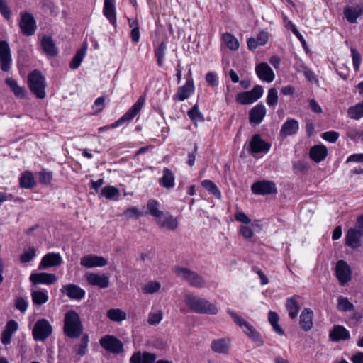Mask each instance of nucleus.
I'll list each match as a JSON object with an SVG mask.
<instances>
[{
    "label": "nucleus",
    "mask_w": 363,
    "mask_h": 363,
    "mask_svg": "<svg viewBox=\"0 0 363 363\" xmlns=\"http://www.w3.org/2000/svg\"><path fill=\"white\" fill-rule=\"evenodd\" d=\"M184 301L190 310L196 313L216 315L218 311L216 305L191 294L184 295Z\"/></svg>",
    "instance_id": "obj_1"
},
{
    "label": "nucleus",
    "mask_w": 363,
    "mask_h": 363,
    "mask_svg": "<svg viewBox=\"0 0 363 363\" xmlns=\"http://www.w3.org/2000/svg\"><path fill=\"white\" fill-rule=\"evenodd\" d=\"M63 329L65 334L70 338H78L82 334L83 325L75 311L70 310L65 313Z\"/></svg>",
    "instance_id": "obj_2"
},
{
    "label": "nucleus",
    "mask_w": 363,
    "mask_h": 363,
    "mask_svg": "<svg viewBox=\"0 0 363 363\" xmlns=\"http://www.w3.org/2000/svg\"><path fill=\"white\" fill-rule=\"evenodd\" d=\"M28 86L37 98L42 99L45 97V78L40 71L35 69L28 74Z\"/></svg>",
    "instance_id": "obj_3"
},
{
    "label": "nucleus",
    "mask_w": 363,
    "mask_h": 363,
    "mask_svg": "<svg viewBox=\"0 0 363 363\" xmlns=\"http://www.w3.org/2000/svg\"><path fill=\"white\" fill-rule=\"evenodd\" d=\"M174 272L177 277L182 280L186 281L193 287L202 288L205 285L203 278L196 272L184 267L176 266Z\"/></svg>",
    "instance_id": "obj_4"
},
{
    "label": "nucleus",
    "mask_w": 363,
    "mask_h": 363,
    "mask_svg": "<svg viewBox=\"0 0 363 363\" xmlns=\"http://www.w3.org/2000/svg\"><path fill=\"white\" fill-rule=\"evenodd\" d=\"M145 101V96H140L137 101L131 106V108L118 121L112 123L110 127L115 128L123 124L124 123L129 122L134 117L140 113Z\"/></svg>",
    "instance_id": "obj_5"
},
{
    "label": "nucleus",
    "mask_w": 363,
    "mask_h": 363,
    "mask_svg": "<svg viewBox=\"0 0 363 363\" xmlns=\"http://www.w3.org/2000/svg\"><path fill=\"white\" fill-rule=\"evenodd\" d=\"M52 332V328L49 321L42 318L35 323L33 336L35 341H44L51 335Z\"/></svg>",
    "instance_id": "obj_6"
},
{
    "label": "nucleus",
    "mask_w": 363,
    "mask_h": 363,
    "mask_svg": "<svg viewBox=\"0 0 363 363\" xmlns=\"http://www.w3.org/2000/svg\"><path fill=\"white\" fill-rule=\"evenodd\" d=\"M18 25L22 34L25 36L34 35L37 28L36 21L33 16L28 12L21 13Z\"/></svg>",
    "instance_id": "obj_7"
},
{
    "label": "nucleus",
    "mask_w": 363,
    "mask_h": 363,
    "mask_svg": "<svg viewBox=\"0 0 363 363\" xmlns=\"http://www.w3.org/2000/svg\"><path fill=\"white\" fill-rule=\"evenodd\" d=\"M99 343L104 350L112 353L119 354L123 351L122 342L113 335H106L102 337Z\"/></svg>",
    "instance_id": "obj_8"
},
{
    "label": "nucleus",
    "mask_w": 363,
    "mask_h": 363,
    "mask_svg": "<svg viewBox=\"0 0 363 363\" xmlns=\"http://www.w3.org/2000/svg\"><path fill=\"white\" fill-rule=\"evenodd\" d=\"M11 54L9 43L6 40L0 41V67L2 71L9 72L11 66Z\"/></svg>",
    "instance_id": "obj_9"
},
{
    "label": "nucleus",
    "mask_w": 363,
    "mask_h": 363,
    "mask_svg": "<svg viewBox=\"0 0 363 363\" xmlns=\"http://www.w3.org/2000/svg\"><path fill=\"white\" fill-rule=\"evenodd\" d=\"M251 190L254 194L260 195L276 194L277 191L274 182L266 180L255 182Z\"/></svg>",
    "instance_id": "obj_10"
},
{
    "label": "nucleus",
    "mask_w": 363,
    "mask_h": 363,
    "mask_svg": "<svg viewBox=\"0 0 363 363\" xmlns=\"http://www.w3.org/2000/svg\"><path fill=\"white\" fill-rule=\"evenodd\" d=\"M336 277L342 285H345L351 279V269L344 260H339L335 267Z\"/></svg>",
    "instance_id": "obj_11"
},
{
    "label": "nucleus",
    "mask_w": 363,
    "mask_h": 363,
    "mask_svg": "<svg viewBox=\"0 0 363 363\" xmlns=\"http://www.w3.org/2000/svg\"><path fill=\"white\" fill-rule=\"evenodd\" d=\"M60 291L70 299L77 301L83 299L86 294V292L83 289L74 284H69L62 286Z\"/></svg>",
    "instance_id": "obj_12"
},
{
    "label": "nucleus",
    "mask_w": 363,
    "mask_h": 363,
    "mask_svg": "<svg viewBox=\"0 0 363 363\" xmlns=\"http://www.w3.org/2000/svg\"><path fill=\"white\" fill-rule=\"evenodd\" d=\"M108 264V261L103 257L94 255L84 256L80 259V264L86 268L104 267Z\"/></svg>",
    "instance_id": "obj_13"
},
{
    "label": "nucleus",
    "mask_w": 363,
    "mask_h": 363,
    "mask_svg": "<svg viewBox=\"0 0 363 363\" xmlns=\"http://www.w3.org/2000/svg\"><path fill=\"white\" fill-rule=\"evenodd\" d=\"M271 143L264 140L259 134L251 138V153H267L271 147Z\"/></svg>",
    "instance_id": "obj_14"
},
{
    "label": "nucleus",
    "mask_w": 363,
    "mask_h": 363,
    "mask_svg": "<svg viewBox=\"0 0 363 363\" xmlns=\"http://www.w3.org/2000/svg\"><path fill=\"white\" fill-rule=\"evenodd\" d=\"M255 72L259 79L263 82L269 83L274 79V73L269 65L266 62H261L257 65Z\"/></svg>",
    "instance_id": "obj_15"
},
{
    "label": "nucleus",
    "mask_w": 363,
    "mask_h": 363,
    "mask_svg": "<svg viewBox=\"0 0 363 363\" xmlns=\"http://www.w3.org/2000/svg\"><path fill=\"white\" fill-rule=\"evenodd\" d=\"M86 278L91 286H96L100 289H106L109 286V277L104 274H99L89 272L86 274Z\"/></svg>",
    "instance_id": "obj_16"
},
{
    "label": "nucleus",
    "mask_w": 363,
    "mask_h": 363,
    "mask_svg": "<svg viewBox=\"0 0 363 363\" xmlns=\"http://www.w3.org/2000/svg\"><path fill=\"white\" fill-rule=\"evenodd\" d=\"M30 281L35 285L52 284L56 282L57 277L54 274L46 272L33 273L30 276Z\"/></svg>",
    "instance_id": "obj_17"
},
{
    "label": "nucleus",
    "mask_w": 363,
    "mask_h": 363,
    "mask_svg": "<svg viewBox=\"0 0 363 363\" xmlns=\"http://www.w3.org/2000/svg\"><path fill=\"white\" fill-rule=\"evenodd\" d=\"M330 340L333 342H340L348 340L350 338V334L344 326L335 325L333 327L329 334Z\"/></svg>",
    "instance_id": "obj_18"
},
{
    "label": "nucleus",
    "mask_w": 363,
    "mask_h": 363,
    "mask_svg": "<svg viewBox=\"0 0 363 363\" xmlns=\"http://www.w3.org/2000/svg\"><path fill=\"white\" fill-rule=\"evenodd\" d=\"M62 262V257L59 253L49 252L42 258L39 268L46 269L51 267L59 266Z\"/></svg>",
    "instance_id": "obj_19"
},
{
    "label": "nucleus",
    "mask_w": 363,
    "mask_h": 363,
    "mask_svg": "<svg viewBox=\"0 0 363 363\" xmlns=\"http://www.w3.org/2000/svg\"><path fill=\"white\" fill-rule=\"evenodd\" d=\"M363 15V4L354 6H347L344 9V16L350 23L357 22V19Z\"/></svg>",
    "instance_id": "obj_20"
},
{
    "label": "nucleus",
    "mask_w": 363,
    "mask_h": 363,
    "mask_svg": "<svg viewBox=\"0 0 363 363\" xmlns=\"http://www.w3.org/2000/svg\"><path fill=\"white\" fill-rule=\"evenodd\" d=\"M156 355L154 353L145 351L135 352L130 359V363H154L156 360Z\"/></svg>",
    "instance_id": "obj_21"
},
{
    "label": "nucleus",
    "mask_w": 363,
    "mask_h": 363,
    "mask_svg": "<svg viewBox=\"0 0 363 363\" xmlns=\"http://www.w3.org/2000/svg\"><path fill=\"white\" fill-rule=\"evenodd\" d=\"M299 129L298 122L293 118L288 119L281 126L279 135L282 138L296 134Z\"/></svg>",
    "instance_id": "obj_22"
},
{
    "label": "nucleus",
    "mask_w": 363,
    "mask_h": 363,
    "mask_svg": "<svg viewBox=\"0 0 363 363\" xmlns=\"http://www.w3.org/2000/svg\"><path fill=\"white\" fill-rule=\"evenodd\" d=\"M327 155L328 149L323 145H315L309 151L310 158L317 163L324 160Z\"/></svg>",
    "instance_id": "obj_23"
},
{
    "label": "nucleus",
    "mask_w": 363,
    "mask_h": 363,
    "mask_svg": "<svg viewBox=\"0 0 363 363\" xmlns=\"http://www.w3.org/2000/svg\"><path fill=\"white\" fill-rule=\"evenodd\" d=\"M194 91V82L192 80H188L186 84L178 88L174 99L177 101H184L188 99Z\"/></svg>",
    "instance_id": "obj_24"
},
{
    "label": "nucleus",
    "mask_w": 363,
    "mask_h": 363,
    "mask_svg": "<svg viewBox=\"0 0 363 363\" xmlns=\"http://www.w3.org/2000/svg\"><path fill=\"white\" fill-rule=\"evenodd\" d=\"M103 13L110 23L115 26L116 23L115 0H104Z\"/></svg>",
    "instance_id": "obj_25"
},
{
    "label": "nucleus",
    "mask_w": 363,
    "mask_h": 363,
    "mask_svg": "<svg viewBox=\"0 0 363 363\" xmlns=\"http://www.w3.org/2000/svg\"><path fill=\"white\" fill-rule=\"evenodd\" d=\"M362 237L359 230L354 228H350L346 234L345 243L352 248H357L360 246V238Z\"/></svg>",
    "instance_id": "obj_26"
},
{
    "label": "nucleus",
    "mask_w": 363,
    "mask_h": 363,
    "mask_svg": "<svg viewBox=\"0 0 363 363\" xmlns=\"http://www.w3.org/2000/svg\"><path fill=\"white\" fill-rule=\"evenodd\" d=\"M267 113V109L262 103L251 108V123L259 124L262 122Z\"/></svg>",
    "instance_id": "obj_27"
},
{
    "label": "nucleus",
    "mask_w": 363,
    "mask_h": 363,
    "mask_svg": "<svg viewBox=\"0 0 363 363\" xmlns=\"http://www.w3.org/2000/svg\"><path fill=\"white\" fill-rule=\"evenodd\" d=\"M313 312L310 308H304L300 315V325L305 331L310 330L313 325Z\"/></svg>",
    "instance_id": "obj_28"
},
{
    "label": "nucleus",
    "mask_w": 363,
    "mask_h": 363,
    "mask_svg": "<svg viewBox=\"0 0 363 363\" xmlns=\"http://www.w3.org/2000/svg\"><path fill=\"white\" fill-rule=\"evenodd\" d=\"M230 340L228 338H220L212 341L211 350L217 353L226 354L228 352Z\"/></svg>",
    "instance_id": "obj_29"
},
{
    "label": "nucleus",
    "mask_w": 363,
    "mask_h": 363,
    "mask_svg": "<svg viewBox=\"0 0 363 363\" xmlns=\"http://www.w3.org/2000/svg\"><path fill=\"white\" fill-rule=\"evenodd\" d=\"M41 46L46 55L52 57L57 55V49L51 37L43 36L41 39Z\"/></svg>",
    "instance_id": "obj_30"
},
{
    "label": "nucleus",
    "mask_w": 363,
    "mask_h": 363,
    "mask_svg": "<svg viewBox=\"0 0 363 363\" xmlns=\"http://www.w3.org/2000/svg\"><path fill=\"white\" fill-rule=\"evenodd\" d=\"M5 83L9 86L11 91L16 97L23 99L26 96V91L25 88L23 86H20L16 79L8 77L6 79Z\"/></svg>",
    "instance_id": "obj_31"
},
{
    "label": "nucleus",
    "mask_w": 363,
    "mask_h": 363,
    "mask_svg": "<svg viewBox=\"0 0 363 363\" xmlns=\"http://www.w3.org/2000/svg\"><path fill=\"white\" fill-rule=\"evenodd\" d=\"M174 180L175 178L172 172L168 168H164L163 175L160 179L159 183L162 186L169 189L174 186Z\"/></svg>",
    "instance_id": "obj_32"
},
{
    "label": "nucleus",
    "mask_w": 363,
    "mask_h": 363,
    "mask_svg": "<svg viewBox=\"0 0 363 363\" xmlns=\"http://www.w3.org/2000/svg\"><path fill=\"white\" fill-rule=\"evenodd\" d=\"M158 225L161 228H166L169 230H175L178 227V222L172 216L166 217H160L157 220Z\"/></svg>",
    "instance_id": "obj_33"
},
{
    "label": "nucleus",
    "mask_w": 363,
    "mask_h": 363,
    "mask_svg": "<svg viewBox=\"0 0 363 363\" xmlns=\"http://www.w3.org/2000/svg\"><path fill=\"white\" fill-rule=\"evenodd\" d=\"M286 308L289 313V316L291 319H295L299 313L300 306L294 297H290L286 299Z\"/></svg>",
    "instance_id": "obj_34"
},
{
    "label": "nucleus",
    "mask_w": 363,
    "mask_h": 363,
    "mask_svg": "<svg viewBox=\"0 0 363 363\" xmlns=\"http://www.w3.org/2000/svg\"><path fill=\"white\" fill-rule=\"evenodd\" d=\"M347 113L348 117L353 120H359L363 118V101L350 106Z\"/></svg>",
    "instance_id": "obj_35"
},
{
    "label": "nucleus",
    "mask_w": 363,
    "mask_h": 363,
    "mask_svg": "<svg viewBox=\"0 0 363 363\" xmlns=\"http://www.w3.org/2000/svg\"><path fill=\"white\" fill-rule=\"evenodd\" d=\"M31 298L34 305L41 306L48 301V295L46 290H33Z\"/></svg>",
    "instance_id": "obj_36"
},
{
    "label": "nucleus",
    "mask_w": 363,
    "mask_h": 363,
    "mask_svg": "<svg viewBox=\"0 0 363 363\" xmlns=\"http://www.w3.org/2000/svg\"><path fill=\"white\" fill-rule=\"evenodd\" d=\"M269 40V33L264 30H261L256 38H251V50L259 46L264 45Z\"/></svg>",
    "instance_id": "obj_37"
},
{
    "label": "nucleus",
    "mask_w": 363,
    "mask_h": 363,
    "mask_svg": "<svg viewBox=\"0 0 363 363\" xmlns=\"http://www.w3.org/2000/svg\"><path fill=\"white\" fill-rule=\"evenodd\" d=\"M36 183L33 175L30 172L26 171L22 174L20 177V185L24 189H31L35 186Z\"/></svg>",
    "instance_id": "obj_38"
},
{
    "label": "nucleus",
    "mask_w": 363,
    "mask_h": 363,
    "mask_svg": "<svg viewBox=\"0 0 363 363\" xmlns=\"http://www.w3.org/2000/svg\"><path fill=\"white\" fill-rule=\"evenodd\" d=\"M101 195L109 200H118L120 191L118 188L113 186H107L101 189Z\"/></svg>",
    "instance_id": "obj_39"
},
{
    "label": "nucleus",
    "mask_w": 363,
    "mask_h": 363,
    "mask_svg": "<svg viewBox=\"0 0 363 363\" xmlns=\"http://www.w3.org/2000/svg\"><path fill=\"white\" fill-rule=\"evenodd\" d=\"M107 317L114 322H121L127 318V314L119 308H111L107 311Z\"/></svg>",
    "instance_id": "obj_40"
},
{
    "label": "nucleus",
    "mask_w": 363,
    "mask_h": 363,
    "mask_svg": "<svg viewBox=\"0 0 363 363\" xmlns=\"http://www.w3.org/2000/svg\"><path fill=\"white\" fill-rule=\"evenodd\" d=\"M86 51V45H84V47L80 48L79 50H77V52L73 57L72 61L70 62L69 67L71 69H76L80 66V65L83 60V58L85 56Z\"/></svg>",
    "instance_id": "obj_41"
},
{
    "label": "nucleus",
    "mask_w": 363,
    "mask_h": 363,
    "mask_svg": "<svg viewBox=\"0 0 363 363\" xmlns=\"http://www.w3.org/2000/svg\"><path fill=\"white\" fill-rule=\"evenodd\" d=\"M147 208L148 213L156 218L157 220L164 216L163 212L159 210V203L155 199H150L147 201Z\"/></svg>",
    "instance_id": "obj_42"
},
{
    "label": "nucleus",
    "mask_w": 363,
    "mask_h": 363,
    "mask_svg": "<svg viewBox=\"0 0 363 363\" xmlns=\"http://www.w3.org/2000/svg\"><path fill=\"white\" fill-rule=\"evenodd\" d=\"M228 313L233 318L234 322L242 328L244 333L248 335L250 332L249 323L244 320L241 317L238 316L233 311L228 310Z\"/></svg>",
    "instance_id": "obj_43"
},
{
    "label": "nucleus",
    "mask_w": 363,
    "mask_h": 363,
    "mask_svg": "<svg viewBox=\"0 0 363 363\" xmlns=\"http://www.w3.org/2000/svg\"><path fill=\"white\" fill-rule=\"evenodd\" d=\"M223 40L230 50H235L239 48L238 40L229 33H225L223 34Z\"/></svg>",
    "instance_id": "obj_44"
},
{
    "label": "nucleus",
    "mask_w": 363,
    "mask_h": 363,
    "mask_svg": "<svg viewBox=\"0 0 363 363\" xmlns=\"http://www.w3.org/2000/svg\"><path fill=\"white\" fill-rule=\"evenodd\" d=\"M166 49V43L165 42L162 41L155 50V56L157 58V62L160 67L163 65Z\"/></svg>",
    "instance_id": "obj_45"
},
{
    "label": "nucleus",
    "mask_w": 363,
    "mask_h": 363,
    "mask_svg": "<svg viewBox=\"0 0 363 363\" xmlns=\"http://www.w3.org/2000/svg\"><path fill=\"white\" fill-rule=\"evenodd\" d=\"M89 343V336L84 334L81 339L80 343L75 347V351L77 354L79 356H84L87 352Z\"/></svg>",
    "instance_id": "obj_46"
},
{
    "label": "nucleus",
    "mask_w": 363,
    "mask_h": 363,
    "mask_svg": "<svg viewBox=\"0 0 363 363\" xmlns=\"http://www.w3.org/2000/svg\"><path fill=\"white\" fill-rule=\"evenodd\" d=\"M187 114L191 121L194 123L203 122L204 121V118L201 113L199 111L197 104H195L192 108L188 111Z\"/></svg>",
    "instance_id": "obj_47"
},
{
    "label": "nucleus",
    "mask_w": 363,
    "mask_h": 363,
    "mask_svg": "<svg viewBox=\"0 0 363 363\" xmlns=\"http://www.w3.org/2000/svg\"><path fill=\"white\" fill-rule=\"evenodd\" d=\"M337 308L341 311H353L354 305L347 298L340 296L337 299Z\"/></svg>",
    "instance_id": "obj_48"
},
{
    "label": "nucleus",
    "mask_w": 363,
    "mask_h": 363,
    "mask_svg": "<svg viewBox=\"0 0 363 363\" xmlns=\"http://www.w3.org/2000/svg\"><path fill=\"white\" fill-rule=\"evenodd\" d=\"M36 248L30 247L28 250H25L20 256V261L22 263H27L30 262L36 255Z\"/></svg>",
    "instance_id": "obj_49"
},
{
    "label": "nucleus",
    "mask_w": 363,
    "mask_h": 363,
    "mask_svg": "<svg viewBox=\"0 0 363 363\" xmlns=\"http://www.w3.org/2000/svg\"><path fill=\"white\" fill-rule=\"evenodd\" d=\"M266 102L269 107H274L278 102V94L275 88H270L268 91Z\"/></svg>",
    "instance_id": "obj_50"
},
{
    "label": "nucleus",
    "mask_w": 363,
    "mask_h": 363,
    "mask_svg": "<svg viewBox=\"0 0 363 363\" xmlns=\"http://www.w3.org/2000/svg\"><path fill=\"white\" fill-rule=\"evenodd\" d=\"M163 318V313L161 311L151 312L148 315L147 323L152 325H158Z\"/></svg>",
    "instance_id": "obj_51"
},
{
    "label": "nucleus",
    "mask_w": 363,
    "mask_h": 363,
    "mask_svg": "<svg viewBox=\"0 0 363 363\" xmlns=\"http://www.w3.org/2000/svg\"><path fill=\"white\" fill-rule=\"evenodd\" d=\"M202 186L215 196L220 195V192L216 185L211 180H203L201 182Z\"/></svg>",
    "instance_id": "obj_52"
},
{
    "label": "nucleus",
    "mask_w": 363,
    "mask_h": 363,
    "mask_svg": "<svg viewBox=\"0 0 363 363\" xmlns=\"http://www.w3.org/2000/svg\"><path fill=\"white\" fill-rule=\"evenodd\" d=\"M352 62L354 68L356 71H358L362 62V57L360 53L354 48H351Z\"/></svg>",
    "instance_id": "obj_53"
},
{
    "label": "nucleus",
    "mask_w": 363,
    "mask_h": 363,
    "mask_svg": "<svg viewBox=\"0 0 363 363\" xmlns=\"http://www.w3.org/2000/svg\"><path fill=\"white\" fill-rule=\"evenodd\" d=\"M264 89L261 85H256L251 89V103L260 99L263 95Z\"/></svg>",
    "instance_id": "obj_54"
},
{
    "label": "nucleus",
    "mask_w": 363,
    "mask_h": 363,
    "mask_svg": "<svg viewBox=\"0 0 363 363\" xmlns=\"http://www.w3.org/2000/svg\"><path fill=\"white\" fill-rule=\"evenodd\" d=\"M161 285L157 281H152L147 284L143 288V291L146 294H153L160 290Z\"/></svg>",
    "instance_id": "obj_55"
},
{
    "label": "nucleus",
    "mask_w": 363,
    "mask_h": 363,
    "mask_svg": "<svg viewBox=\"0 0 363 363\" xmlns=\"http://www.w3.org/2000/svg\"><path fill=\"white\" fill-rule=\"evenodd\" d=\"M236 101L241 105L250 104V91H242L236 96Z\"/></svg>",
    "instance_id": "obj_56"
},
{
    "label": "nucleus",
    "mask_w": 363,
    "mask_h": 363,
    "mask_svg": "<svg viewBox=\"0 0 363 363\" xmlns=\"http://www.w3.org/2000/svg\"><path fill=\"white\" fill-rule=\"evenodd\" d=\"M143 214L140 212L137 208L133 207L130 208H128L124 211V216L128 218H135L137 219L140 216H143Z\"/></svg>",
    "instance_id": "obj_57"
},
{
    "label": "nucleus",
    "mask_w": 363,
    "mask_h": 363,
    "mask_svg": "<svg viewBox=\"0 0 363 363\" xmlns=\"http://www.w3.org/2000/svg\"><path fill=\"white\" fill-rule=\"evenodd\" d=\"M15 307L21 312L24 313L28 308L27 300L22 297L16 298V299L15 300Z\"/></svg>",
    "instance_id": "obj_58"
},
{
    "label": "nucleus",
    "mask_w": 363,
    "mask_h": 363,
    "mask_svg": "<svg viewBox=\"0 0 363 363\" xmlns=\"http://www.w3.org/2000/svg\"><path fill=\"white\" fill-rule=\"evenodd\" d=\"M339 133L336 131H327L323 133L322 138L330 143H335L339 138Z\"/></svg>",
    "instance_id": "obj_59"
},
{
    "label": "nucleus",
    "mask_w": 363,
    "mask_h": 363,
    "mask_svg": "<svg viewBox=\"0 0 363 363\" xmlns=\"http://www.w3.org/2000/svg\"><path fill=\"white\" fill-rule=\"evenodd\" d=\"M52 175V172L43 170L39 172V182L41 184H48L50 183Z\"/></svg>",
    "instance_id": "obj_60"
},
{
    "label": "nucleus",
    "mask_w": 363,
    "mask_h": 363,
    "mask_svg": "<svg viewBox=\"0 0 363 363\" xmlns=\"http://www.w3.org/2000/svg\"><path fill=\"white\" fill-rule=\"evenodd\" d=\"M251 342H253L256 347H259L263 345V340L260 334H259L255 329L251 328Z\"/></svg>",
    "instance_id": "obj_61"
},
{
    "label": "nucleus",
    "mask_w": 363,
    "mask_h": 363,
    "mask_svg": "<svg viewBox=\"0 0 363 363\" xmlns=\"http://www.w3.org/2000/svg\"><path fill=\"white\" fill-rule=\"evenodd\" d=\"M252 271L259 277L262 285H266L269 283L267 277L259 267H252Z\"/></svg>",
    "instance_id": "obj_62"
},
{
    "label": "nucleus",
    "mask_w": 363,
    "mask_h": 363,
    "mask_svg": "<svg viewBox=\"0 0 363 363\" xmlns=\"http://www.w3.org/2000/svg\"><path fill=\"white\" fill-rule=\"evenodd\" d=\"M0 12L6 19H9L11 16V11L4 0H0Z\"/></svg>",
    "instance_id": "obj_63"
},
{
    "label": "nucleus",
    "mask_w": 363,
    "mask_h": 363,
    "mask_svg": "<svg viewBox=\"0 0 363 363\" xmlns=\"http://www.w3.org/2000/svg\"><path fill=\"white\" fill-rule=\"evenodd\" d=\"M105 99L103 96L97 98L94 104L93 108H96V112H101L104 108Z\"/></svg>",
    "instance_id": "obj_64"
}]
</instances>
